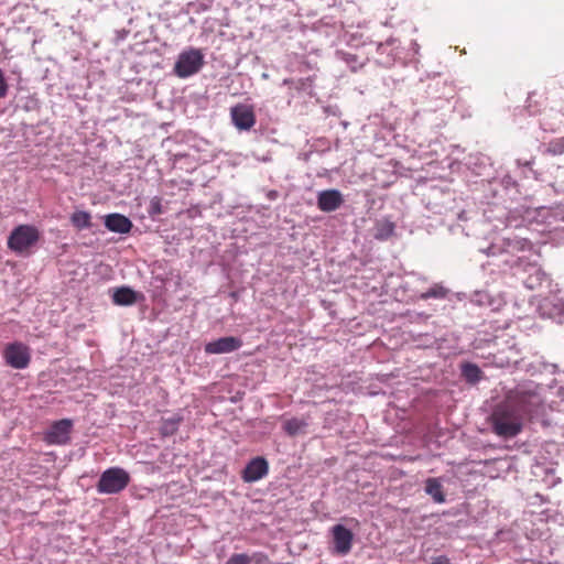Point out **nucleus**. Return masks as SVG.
I'll use <instances>...</instances> for the list:
<instances>
[{"instance_id": "1", "label": "nucleus", "mask_w": 564, "mask_h": 564, "mask_svg": "<svg viewBox=\"0 0 564 564\" xmlns=\"http://www.w3.org/2000/svg\"><path fill=\"white\" fill-rule=\"evenodd\" d=\"M541 404L540 395L533 391H509L490 414L489 421L494 433L503 438L516 437L522 432L524 421L530 420Z\"/></svg>"}, {"instance_id": "2", "label": "nucleus", "mask_w": 564, "mask_h": 564, "mask_svg": "<svg viewBox=\"0 0 564 564\" xmlns=\"http://www.w3.org/2000/svg\"><path fill=\"white\" fill-rule=\"evenodd\" d=\"M40 237L41 234L35 226L19 225L11 231L7 245L15 253L28 254Z\"/></svg>"}, {"instance_id": "3", "label": "nucleus", "mask_w": 564, "mask_h": 564, "mask_svg": "<svg viewBox=\"0 0 564 564\" xmlns=\"http://www.w3.org/2000/svg\"><path fill=\"white\" fill-rule=\"evenodd\" d=\"M130 482V475L123 468L111 467L105 470L97 484L99 494L113 495L122 491Z\"/></svg>"}, {"instance_id": "4", "label": "nucleus", "mask_w": 564, "mask_h": 564, "mask_svg": "<svg viewBox=\"0 0 564 564\" xmlns=\"http://www.w3.org/2000/svg\"><path fill=\"white\" fill-rule=\"evenodd\" d=\"M204 65V54L198 48L183 51L174 65V73L180 78L189 77L199 72Z\"/></svg>"}, {"instance_id": "5", "label": "nucleus", "mask_w": 564, "mask_h": 564, "mask_svg": "<svg viewBox=\"0 0 564 564\" xmlns=\"http://www.w3.org/2000/svg\"><path fill=\"white\" fill-rule=\"evenodd\" d=\"M3 359L13 369H25L31 361L30 348L21 341L10 343L4 347Z\"/></svg>"}, {"instance_id": "6", "label": "nucleus", "mask_w": 564, "mask_h": 564, "mask_svg": "<svg viewBox=\"0 0 564 564\" xmlns=\"http://www.w3.org/2000/svg\"><path fill=\"white\" fill-rule=\"evenodd\" d=\"M73 421L69 419H63L54 422L50 430L45 433L44 441L51 445H64L70 440L69 434L72 432Z\"/></svg>"}, {"instance_id": "7", "label": "nucleus", "mask_w": 564, "mask_h": 564, "mask_svg": "<svg viewBox=\"0 0 564 564\" xmlns=\"http://www.w3.org/2000/svg\"><path fill=\"white\" fill-rule=\"evenodd\" d=\"M230 117L235 127L239 130H250L256 124L253 107L238 104L230 109Z\"/></svg>"}, {"instance_id": "8", "label": "nucleus", "mask_w": 564, "mask_h": 564, "mask_svg": "<svg viewBox=\"0 0 564 564\" xmlns=\"http://www.w3.org/2000/svg\"><path fill=\"white\" fill-rule=\"evenodd\" d=\"M269 473V464L264 457L258 456L252 458L245 467L241 478L245 482H256Z\"/></svg>"}, {"instance_id": "9", "label": "nucleus", "mask_w": 564, "mask_h": 564, "mask_svg": "<svg viewBox=\"0 0 564 564\" xmlns=\"http://www.w3.org/2000/svg\"><path fill=\"white\" fill-rule=\"evenodd\" d=\"M334 551L337 554L346 555L350 552L354 541V534L341 524L332 528Z\"/></svg>"}, {"instance_id": "10", "label": "nucleus", "mask_w": 564, "mask_h": 564, "mask_svg": "<svg viewBox=\"0 0 564 564\" xmlns=\"http://www.w3.org/2000/svg\"><path fill=\"white\" fill-rule=\"evenodd\" d=\"M242 340L238 337L227 336L209 341L205 345V352L209 355L228 354L239 349Z\"/></svg>"}, {"instance_id": "11", "label": "nucleus", "mask_w": 564, "mask_h": 564, "mask_svg": "<svg viewBox=\"0 0 564 564\" xmlns=\"http://www.w3.org/2000/svg\"><path fill=\"white\" fill-rule=\"evenodd\" d=\"M344 203L343 195L337 189H325L318 193L317 206L322 212L332 213Z\"/></svg>"}, {"instance_id": "12", "label": "nucleus", "mask_w": 564, "mask_h": 564, "mask_svg": "<svg viewBox=\"0 0 564 564\" xmlns=\"http://www.w3.org/2000/svg\"><path fill=\"white\" fill-rule=\"evenodd\" d=\"M105 226L108 230L118 234H128L132 229V221L121 214H109L105 217Z\"/></svg>"}, {"instance_id": "13", "label": "nucleus", "mask_w": 564, "mask_h": 564, "mask_svg": "<svg viewBox=\"0 0 564 564\" xmlns=\"http://www.w3.org/2000/svg\"><path fill=\"white\" fill-rule=\"evenodd\" d=\"M112 301L117 305H132L137 302V293L130 288L122 286L115 291Z\"/></svg>"}, {"instance_id": "14", "label": "nucleus", "mask_w": 564, "mask_h": 564, "mask_svg": "<svg viewBox=\"0 0 564 564\" xmlns=\"http://www.w3.org/2000/svg\"><path fill=\"white\" fill-rule=\"evenodd\" d=\"M425 492L430 495L437 503L445 502L443 486L437 478H427L425 481Z\"/></svg>"}, {"instance_id": "15", "label": "nucleus", "mask_w": 564, "mask_h": 564, "mask_svg": "<svg viewBox=\"0 0 564 564\" xmlns=\"http://www.w3.org/2000/svg\"><path fill=\"white\" fill-rule=\"evenodd\" d=\"M306 426L307 422L305 420L299 417H291L284 421L283 431L290 436H295L299 433L304 432Z\"/></svg>"}, {"instance_id": "16", "label": "nucleus", "mask_w": 564, "mask_h": 564, "mask_svg": "<svg viewBox=\"0 0 564 564\" xmlns=\"http://www.w3.org/2000/svg\"><path fill=\"white\" fill-rule=\"evenodd\" d=\"M70 223L78 230L88 229L93 226L91 215L85 210H77L72 214Z\"/></svg>"}, {"instance_id": "17", "label": "nucleus", "mask_w": 564, "mask_h": 564, "mask_svg": "<svg viewBox=\"0 0 564 564\" xmlns=\"http://www.w3.org/2000/svg\"><path fill=\"white\" fill-rule=\"evenodd\" d=\"M462 373L468 382L476 383L481 379L482 371L477 365L465 364L462 367Z\"/></svg>"}, {"instance_id": "18", "label": "nucleus", "mask_w": 564, "mask_h": 564, "mask_svg": "<svg viewBox=\"0 0 564 564\" xmlns=\"http://www.w3.org/2000/svg\"><path fill=\"white\" fill-rule=\"evenodd\" d=\"M447 291L442 285H434L430 288L426 292L421 294V299H444L446 296Z\"/></svg>"}, {"instance_id": "19", "label": "nucleus", "mask_w": 564, "mask_h": 564, "mask_svg": "<svg viewBox=\"0 0 564 564\" xmlns=\"http://www.w3.org/2000/svg\"><path fill=\"white\" fill-rule=\"evenodd\" d=\"M393 231L394 225L392 223H386L378 229L375 237L379 240H386L392 236Z\"/></svg>"}, {"instance_id": "20", "label": "nucleus", "mask_w": 564, "mask_h": 564, "mask_svg": "<svg viewBox=\"0 0 564 564\" xmlns=\"http://www.w3.org/2000/svg\"><path fill=\"white\" fill-rule=\"evenodd\" d=\"M226 564H249V554L234 553L226 562Z\"/></svg>"}, {"instance_id": "21", "label": "nucleus", "mask_w": 564, "mask_h": 564, "mask_svg": "<svg viewBox=\"0 0 564 564\" xmlns=\"http://www.w3.org/2000/svg\"><path fill=\"white\" fill-rule=\"evenodd\" d=\"M181 422V419L176 420H166L164 426L162 429L163 435L173 434L177 430V425Z\"/></svg>"}, {"instance_id": "22", "label": "nucleus", "mask_w": 564, "mask_h": 564, "mask_svg": "<svg viewBox=\"0 0 564 564\" xmlns=\"http://www.w3.org/2000/svg\"><path fill=\"white\" fill-rule=\"evenodd\" d=\"M269 557L262 552H254L249 555V564H268Z\"/></svg>"}, {"instance_id": "23", "label": "nucleus", "mask_w": 564, "mask_h": 564, "mask_svg": "<svg viewBox=\"0 0 564 564\" xmlns=\"http://www.w3.org/2000/svg\"><path fill=\"white\" fill-rule=\"evenodd\" d=\"M163 213L162 205H161V198L160 197H153L150 202V214L151 215H161Z\"/></svg>"}, {"instance_id": "24", "label": "nucleus", "mask_w": 564, "mask_h": 564, "mask_svg": "<svg viewBox=\"0 0 564 564\" xmlns=\"http://www.w3.org/2000/svg\"><path fill=\"white\" fill-rule=\"evenodd\" d=\"M549 151L553 154H562L564 152V139L551 142Z\"/></svg>"}, {"instance_id": "25", "label": "nucleus", "mask_w": 564, "mask_h": 564, "mask_svg": "<svg viewBox=\"0 0 564 564\" xmlns=\"http://www.w3.org/2000/svg\"><path fill=\"white\" fill-rule=\"evenodd\" d=\"M9 91V85L7 83V79L4 77V74L2 69L0 68V99H3L7 97Z\"/></svg>"}, {"instance_id": "26", "label": "nucleus", "mask_w": 564, "mask_h": 564, "mask_svg": "<svg viewBox=\"0 0 564 564\" xmlns=\"http://www.w3.org/2000/svg\"><path fill=\"white\" fill-rule=\"evenodd\" d=\"M431 564H452V563L448 557L441 555V556L433 558Z\"/></svg>"}, {"instance_id": "27", "label": "nucleus", "mask_w": 564, "mask_h": 564, "mask_svg": "<svg viewBox=\"0 0 564 564\" xmlns=\"http://www.w3.org/2000/svg\"><path fill=\"white\" fill-rule=\"evenodd\" d=\"M346 61H347L348 63H350V62H351V63H355V62H356V56H355V55H350V54H348V55H347V57H346Z\"/></svg>"}]
</instances>
